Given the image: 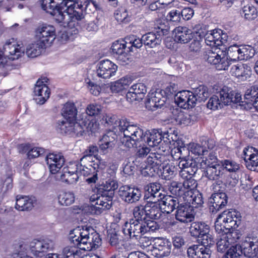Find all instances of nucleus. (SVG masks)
Returning a JSON list of instances; mask_svg holds the SVG:
<instances>
[{"label": "nucleus", "instance_id": "1", "mask_svg": "<svg viewBox=\"0 0 258 258\" xmlns=\"http://www.w3.org/2000/svg\"><path fill=\"white\" fill-rule=\"evenodd\" d=\"M41 3L43 10L53 16L56 22L67 27L61 35L62 41L70 40L73 35L78 34L77 27L82 20V14L75 10V2L73 0H41Z\"/></svg>", "mask_w": 258, "mask_h": 258}, {"label": "nucleus", "instance_id": "2", "mask_svg": "<svg viewBox=\"0 0 258 258\" xmlns=\"http://www.w3.org/2000/svg\"><path fill=\"white\" fill-rule=\"evenodd\" d=\"M71 242L64 246L60 255L62 258H79L80 249L90 251L101 244L99 234L88 227H78L70 233Z\"/></svg>", "mask_w": 258, "mask_h": 258}, {"label": "nucleus", "instance_id": "3", "mask_svg": "<svg viewBox=\"0 0 258 258\" xmlns=\"http://www.w3.org/2000/svg\"><path fill=\"white\" fill-rule=\"evenodd\" d=\"M102 186L90 197V210L94 214L99 215L110 209L114 190L118 188V184L114 180L108 179Z\"/></svg>", "mask_w": 258, "mask_h": 258}, {"label": "nucleus", "instance_id": "4", "mask_svg": "<svg viewBox=\"0 0 258 258\" xmlns=\"http://www.w3.org/2000/svg\"><path fill=\"white\" fill-rule=\"evenodd\" d=\"M78 170L80 175L89 176L86 179L88 183H94L98 179V169H103L105 162L96 156L84 155L78 163Z\"/></svg>", "mask_w": 258, "mask_h": 258}, {"label": "nucleus", "instance_id": "5", "mask_svg": "<svg viewBox=\"0 0 258 258\" xmlns=\"http://www.w3.org/2000/svg\"><path fill=\"white\" fill-rule=\"evenodd\" d=\"M208 89L201 85L196 88L194 92L183 90L178 92L175 96L178 105L184 109L195 106L197 102L205 101L209 96Z\"/></svg>", "mask_w": 258, "mask_h": 258}, {"label": "nucleus", "instance_id": "6", "mask_svg": "<svg viewBox=\"0 0 258 258\" xmlns=\"http://www.w3.org/2000/svg\"><path fill=\"white\" fill-rule=\"evenodd\" d=\"M240 213L234 209L219 214L215 222V229L218 234H226L231 229H236L241 224Z\"/></svg>", "mask_w": 258, "mask_h": 258}, {"label": "nucleus", "instance_id": "7", "mask_svg": "<svg viewBox=\"0 0 258 258\" xmlns=\"http://www.w3.org/2000/svg\"><path fill=\"white\" fill-rule=\"evenodd\" d=\"M102 121L106 127L109 128V130L120 133V143L129 147V121L127 119L119 120L116 115L108 113L103 115Z\"/></svg>", "mask_w": 258, "mask_h": 258}, {"label": "nucleus", "instance_id": "8", "mask_svg": "<svg viewBox=\"0 0 258 258\" xmlns=\"http://www.w3.org/2000/svg\"><path fill=\"white\" fill-rule=\"evenodd\" d=\"M175 87L174 84L170 85L164 90L149 93L147 96L146 107L152 111L161 108L165 104L167 96L173 95L176 92Z\"/></svg>", "mask_w": 258, "mask_h": 258}, {"label": "nucleus", "instance_id": "9", "mask_svg": "<svg viewBox=\"0 0 258 258\" xmlns=\"http://www.w3.org/2000/svg\"><path fill=\"white\" fill-rule=\"evenodd\" d=\"M190 235L198 238V241L204 245H212L214 243V238L210 233V226L204 222H194L189 228Z\"/></svg>", "mask_w": 258, "mask_h": 258}, {"label": "nucleus", "instance_id": "10", "mask_svg": "<svg viewBox=\"0 0 258 258\" xmlns=\"http://www.w3.org/2000/svg\"><path fill=\"white\" fill-rule=\"evenodd\" d=\"M54 245L53 241L48 238L35 239L30 242L29 248L35 256L41 258L45 256L48 251L53 248Z\"/></svg>", "mask_w": 258, "mask_h": 258}, {"label": "nucleus", "instance_id": "11", "mask_svg": "<svg viewBox=\"0 0 258 258\" xmlns=\"http://www.w3.org/2000/svg\"><path fill=\"white\" fill-rule=\"evenodd\" d=\"M98 124L95 120H90L86 114H81L74 121L73 136H81L86 132H95Z\"/></svg>", "mask_w": 258, "mask_h": 258}, {"label": "nucleus", "instance_id": "12", "mask_svg": "<svg viewBox=\"0 0 258 258\" xmlns=\"http://www.w3.org/2000/svg\"><path fill=\"white\" fill-rule=\"evenodd\" d=\"M56 37V30L51 25H43L39 27L36 32V39L42 45L47 47L50 46Z\"/></svg>", "mask_w": 258, "mask_h": 258}, {"label": "nucleus", "instance_id": "13", "mask_svg": "<svg viewBox=\"0 0 258 258\" xmlns=\"http://www.w3.org/2000/svg\"><path fill=\"white\" fill-rule=\"evenodd\" d=\"M127 42L124 40L114 41L111 46V50L114 56L122 66L126 65L129 61V50L126 48Z\"/></svg>", "mask_w": 258, "mask_h": 258}, {"label": "nucleus", "instance_id": "14", "mask_svg": "<svg viewBox=\"0 0 258 258\" xmlns=\"http://www.w3.org/2000/svg\"><path fill=\"white\" fill-rule=\"evenodd\" d=\"M205 176L209 180L215 181L216 184H213V189L217 190V185H220L223 182L222 180L225 178L223 167L221 164L210 166L204 168Z\"/></svg>", "mask_w": 258, "mask_h": 258}, {"label": "nucleus", "instance_id": "15", "mask_svg": "<svg viewBox=\"0 0 258 258\" xmlns=\"http://www.w3.org/2000/svg\"><path fill=\"white\" fill-rule=\"evenodd\" d=\"M59 174L60 180L69 184L76 183L81 175L78 170V164L76 162L70 163L63 167Z\"/></svg>", "mask_w": 258, "mask_h": 258}, {"label": "nucleus", "instance_id": "16", "mask_svg": "<svg viewBox=\"0 0 258 258\" xmlns=\"http://www.w3.org/2000/svg\"><path fill=\"white\" fill-rule=\"evenodd\" d=\"M118 69L117 66L109 59L100 61L97 64V76L103 79H109L115 76Z\"/></svg>", "mask_w": 258, "mask_h": 258}, {"label": "nucleus", "instance_id": "17", "mask_svg": "<svg viewBox=\"0 0 258 258\" xmlns=\"http://www.w3.org/2000/svg\"><path fill=\"white\" fill-rule=\"evenodd\" d=\"M238 252L243 254L245 256L254 258L258 256V240L256 238L251 239L248 238L241 245L236 244Z\"/></svg>", "mask_w": 258, "mask_h": 258}, {"label": "nucleus", "instance_id": "18", "mask_svg": "<svg viewBox=\"0 0 258 258\" xmlns=\"http://www.w3.org/2000/svg\"><path fill=\"white\" fill-rule=\"evenodd\" d=\"M228 197L225 192H220L213 194L208 201L210 212L216 213L223 209L227 204Z\"/></svg>", "mask_w": 258, "mask_h": 258}, {"label": "nucleus", "instance_id": "19", "mask_svg": "<svg viewBox=\"0 0 258 258\" xmlns=\"http://www.w3.org/2000/svg\"><path fill=\"white\" fill-rule=\"evenodd\" d=\"M245 109H250L253 106L258 111V87L256 86H251L247 89L244 96V101L239 104Z\"/></svg>", "mask_w": 258, "mask_h": 258}, {"label": "nucleus", "instance_id": "20", "mask_svg": "<svg viewBox=\"0 0 258 258\" xmlns=\"http://www.w3.org/2000/svg\"><path fill=\"white\" fill-rule=\"evenodd\" d=\"M175 218L182 223L190 222L194 219L192 208L185 202L178 204L176 207Z\"/></svg>", "mask_w": 258, "mask_h": 258}, {"label": "nucleus", "instance_id": "21", "mask_svg": "<svg viewBox=\"0 0 258 258\" xmlns=\"http://www.w3.org/2000/svg\"><path fill=\"white\" fill-rule=\"evenodd\" d=\"M4 49L8 58L13 60L18 59L24 53V48L14 38L6 41Z\"/></svg>", "mask_w": 258, "mask_h": 258}, {"label": "nucleus", "instance_id": "22", "mask_svg": "<svg viewBox=\"0 0 258 258\" xmlns=\"http://www.w3.org/2000/svg\"><path fill=\"white\" fill-rule=\"evenodd\" d=\"M36 103L39 105L43 104L49 98L50 90L43 81L38 80L34 89Z\"/></svg>", "mask_w": 258, "mask_h": 258}, {"label": "nucleus", "instance_id": "23", "mask_svg": "<svg viewBox=\"0 0 258 258\" xmlns=\"http://www.w3.org/2000/svg\"><path fill=\"white\" fill-rule=\"evenodd\" d=\"M170 136L168 133H164L163 135L158 130H153L151 131H148L145 133V142L152 147L159 145L162 142V139L166 138L170 142Z\"/></svg>", "mask_w": 258, "mask_h": 258}, {"label": "nucleus", "instance_id": "24", "mask_svg": "<svg viewBox=\"0 0 258 258\" xmlns=\"http://www.w3.org/2000/svg\"><path fill=\"white\" fill-rule=\"evenodd\" d=\"M220 96L224 105H228L231 102L241 104V95L227 86L223 87L220 91Z\"/></svg>", "mask_w": 258, "mask_h": 258}, {"label": "nucleus", "instance_id": "25", "mask_svg": "<svg viewBox=\"0 0 258 258\" xmlns=\"http://www.w3.org/2000/svg\"><path fill=\"white\" fill-rule=\"evenodd\" d=\"M46 162L52 174L58 172L64 163V159L61 154L50 153L45 157Z\"/></svg>", "mask_w": 258, "mask_h": 258}, {"label": "nucleus", "instance_id": "26", "mask_svg": "<svg viewBox=\"0 0 258 258\" xmlns=\"http://www.w3.org/2000/svg\"><path fill=\"white\" fill-rule=\"evenodd\" d=\"M161 185L157 182L150 183L145 187L144 199L147 201H159L164 195L160 191Z\"/></svg>", "mask_w": 258, "mask_h": 258}, {"label": "nucleus", "instance_id": "27", "mask_svg": "<svg viewBox=\"0 0 258 258\" xmlns=\"http://www.w3.org/2000/svg\"><path fill=\"white\" fill-rule=\"evenodd\" d=\"M232 75L241 81H245L250 77L251 68L247 64L239 62L232 66L230 70Z\"/></svg>", "mask_w": 258, "mask_h": 258}, {"label": "nucleus", "instance_id": "28", "mask_svg": "<svg viewBox=\"0 0 258 258\" xmlns=\"http://www.w3.org/2000/svg\"><path fill=\"white\" fill-rule=\"evenodd\" d=\"M163 213L170 214L176 209L179 203L182 202L180 199L174 198L171 196L164 195L158 202Z\"/></svg>", "mask_w": 258, "mask_h": 258}, {"label": "nucleus", "instance_id": "29", "mask_svg": "<svg viewBox=\"0 0 258 258\" xmlns=\"http://www.w3.org/2000/svg\"><path fill=\"white\" fill-rule=\"evenodd\" d=\"M158 202L147 201V204L144 206L145 214L147 217L152 219H158L161 217L162 211Z\"/></svg>", "mask_w": 258, "mask_h": 258}, {"label": "nucleus", "instance_id": "30", "mask_svg": "<svg viewBox=\"0 0 258 258\" xmlns=\"http://www.w3.org/2000/svg\"><path fill=\"white\" fill-rule=\"evenodd\" d=\"M145 142V133L139 127L130 124V144L132 147H140Z\"/></svg>", "mask_w": 258, "mask_h": 258}, {"label": "nucleus", "instance_id": "31", "mask_svg": "<svg viewBox=\"0 0 258 258\" xmlns=\"http://www.w3.org/2000/svg\"><path fill=\"white\" fill-rule=\"evenodd\" d=\"M183 202H185L192 208H199L204 204L202 194L199 191L193 192L192 190H186V196L183 198Z\"/></svg>", "mask_w": 258, "mask_h": 258}, {"label": "nucleus", "instance_id": "32", "mask_svg": "<svg viewBox=\"0 0 258 258\" xmlns=\"http://www.w3.org/2000/svg\"><path fill=\"white\" fill-rule=\"evenodd\" d=\"M175 40L178 43H186L192 38V31L186 27L179 26L174 29Z\"/></svg>", "mask_w": 258, "mask_h": 258}, {"label": "nucleus", "instance_id": "33", "mask_svg": "<svg viewBox=\"0 0 258 258\" xmlns=\"http://www.w3.org/2000/svg\"><path fill=\"white\" fill-rule=\"evenodd\" d=\"M221 30H214L205 35V43L207 45L212 47H215V51L217 50L218 46L222 44Z\"/></svg>", "mask_w": 258, "mask_h": 258}, {"label": "nucleus", "instance_id": "34", "mask_svg": "<svg viewBox=\"0 0 258 258\" xmlns=\"http://www.w3.org/2000/svg\"><path fill=\"white\" fill-rule=\"evenodd\" d=\"M35 201L34 198L26 196L18 195L16 197L15 208L21 211L31 210L33 207Z\"/></svg>", "mask_w": 258, "mask_h": 258}, {"label": "nucleus", "instance_id": "35", "mask_svg": "<svg viewBox=\"0 0 258 258\" xmlns=\"http://www.w3.org/2000/svg\"><path fill=\"white\" fill-rule=\"evenodd\" d=\"M147 92L146 86L142 83H137L130 87V101H141Z\"/></svg>", "mask_w": 258, "mask_h": 258}, {"label": "nucleus", "instance_id": "36", "mask_svg": "<svg viewBox=\"0 0 258 258\" xmlns=\"http://www.w3.org/2000/svg\"><path fill=\"white\" fill-rule=\"evenodd\" d=\"M19 149L22 153H27V157L30 159L37 158L45 153L44 148L32 147L29 144H21L19 146Z\"/></svg>", "mask_w": 258, "mask_h": 258}, {"label": "nucleus", "instance_id": "37", "mask_svg": "<svg viewBox=\"0 0 258 258\" xmlns=\"http://www.w3.org/2000/svg\"><path fill=\"white\" fill-rule=\"evenodd\" d=\"M77 109L73 102H68L65 103L61 111L62 116L66 120L75 121L77 115Z\"/></svg>", "mask_w": 258, "mask_h": 258}, {"label": "nucleus", "instance_id": "38", "mask_svg": "<svg viewBox=\"0 0 258 258\" xmlns=\"http://www.w3.org/2000/svg\"><path fill=\"white\" fill-rule=\"evenodd\" d=\"M168 187L170 193L175 196L174 198L180 199V201L183 202V198L186 196V190H184L181 182L173 181L169 183Z\"/></svg>", "mask_w": 258, "mask_h": 258}, {"label": "nucleus", "instance_id": "39", "mask_svg": "<svg viewBox=\"0 0 258 258\" xmlns=\"http://www.w3.org/2000/svg\"><path fill=\"white\" fill-rule=\"evenodd\" d=\"M167 161V157L163 154L150 152L146 160V163L158 168L159 166L164 164Z\"/></svg>", "mask_w": 258, "mask_h": 258}, {"label": "nucleus", "instance_id": "40", "mask_svg": "<svg viewBox=\"0 0 258 258\" xmlns=\"http://www.w3.org/2000/svg\"><path fill=\"white\" fill-rule=\"evenodd\" d=\"M129 88V77H123L119 80L112 83L110 85V90L112 93L122 92Z\"/></svg>", "mask_w": 258, "mask_h": 258}, {"label": "nucleus", "instance_id": "41", "mask_svg": "<svg viewBox=\"0 0 258 258\" xmlns=\"http://www.w3.org/2000/svg\"><path fill=\"white\" fill-rule=\"evenodd\" d=\"M152 254L155 257H162L169 252L168 245L163 241H157L151 249Z\"/></svg>", "mask_w": 258, "mask_h": 258}, {"label": "nucleus", "instance_id": "42", "mask_svg": "<svg viewBox=\"0 0 258 258\" xmlns=\"http://www.w3.org/2000/svg\"><path fill=\"white\" fill-rule=\"evenodd\" d=\"M44 45L36 39V41L32 43L29 44L26 50V53L29 57H35L39 55L42 49L46 48Z\"/></svg>", "mask_w": 258, "mask_h": 258}, {"label": "nucleus", "instance_id": "43", "mask_svg": "<svg viewBox=\"0 0 258 258\" xmlns=\"http://www.w3.org/2000/svg\"><path fill=\"white\" fill-rule=\"evenodd\" d=\"M142 40L145 45L153 48L160 44L161 38L155 32H149L142 36Z\"/></svg>", "mask_w": 258, "mask_h": 258}, {"label": "nucleus", "instance_id": "44", "mask_svg": "<svg viewBox=\"0 0 258 258\" xmlns=\"http://www.w3.org/2000/svg\"><path fill=\"white\" fill-rule=\"evenodd\" d=\"M174 119L177 124L188 125L193 123L196 119V117L194 115L179 111H177V113L174 115Z\"/></svg>", "mask_w": 258, "mask_h": 258}, {"label": "nucleus", "instance_id": "45", "mask_svg": "<svg viewBox=\"0 0 258 258\" xmlns=\"http://www.w3.org/2000/svg\"><path fill=\"white\" fill-rule=\"evenodd\" d=\"M161 170V177L165 180H171L173 178L177 173V168L172 163L163 165Z\"/></svg>", "mask_w": 258, "mask_h": 258}, {"label": "nucleus", "instance_id": "46", "mask_svg": "<svg viewBox=\"0 0 258 258\" xmlns=\"http://www.w3.org/2000/svg\"><path fill=\"white\" fill-rule=\"evenodd\" d=\"M75 195L71 191H60L57 196L58 203L64 206H68L75 202Z\"/></svg>", "mask_w": 258, "mask_h": 258}, {"label": "nucleus", "instance_id": "47", "mask_svg": "<svg viewBox=\"0 0 258 258\" xmlns=\"http://www.w3.org/2000/svg\"><path fill=\"white\" fill-rule=\"evenodd\" d=\"M12 258H34L28 251V246L24 243H20L16 247L12 254Z\"/></svg>", "mask_w": 258, "mask_h": 258}, {"label": "nucleus", "instance_id": "48", "mask_svg": "<svg viewBox=\"0 0 258 258\" xmlns=\"http://www.w3.org/2000/svg\"><path fill=\"white\" fill-rule=\"evenodd\" d=\"M241 46L234 44L229 46L227 50L226 55L230 61L241 60Z\"/></svg>", "mask_w": 258, "mask_h": 258}, {"label": "nucleus", "instance_id": "49", "mask_svg": "<svg viewBox=\"0 0 258 258\" xmlns=\"http://www.w3.org/2000/svg\"><path fill=\"white\" fill-rule=\"evenodd\" d=\"M240 14L245 19L250 21L254 20L257 16V11L255 7L247 5L242 9Z\"/></svg>", "mask_w": 258, "mask_h": 258}, {"label": "nucleus", "instance_id": "50", "mask_svg": "<svg viewBox=\"0 0 258 258\" xmlns=\"http://www.w3.org/2000/svg\"><path fill=\"white\" fill-rule=\"evenodd\" d=\"M76 4V8L75 10L79 12L81 14L82 11L83 9L87 10L88 8L93 6L95 9H99V6L98 4L93 0L87 1V0H78L77 1H74ZM83 18V15H82V18Z\"/></svg>", "mask_w": 258, "mask_h": 258}, {"label": "nucleus", "instance_id": "51", "mask_svg": "<svg viewBox=\"0 0 258 258\" xmlns=\"http://www.w3.org/2000/svg\"><path fill=\"white\" fill-rule=\"evenodd\" d=\"M74 121L66 120L58 123L57 128L62 134L73 136Z\"/></svg>", "mask_w": 258, "mask_h": 258}, {"label": "nucleus", "instance_id": "52", "mask_svg": "<svg viewBox=\"0 0 258 258\" xmlns=\"http://www.w3.org/2000/svg\"><path fill=\"white\" fill-rule=\"evenodd\" d=\"M224 105L223 103V100L220 96V91L216 93V95H213L210 97L207 104V107L213 110H216L218 108H222Z\"/></svg>", "mask_w": 258, "mask_h": 258}, {"label": "nucleus", "instance_id": "53", "mask_svg": "<svg viewBox=\"0 0 258 258\" xmlns=\"http://www.w3.org/2000/svg\"><path fill=\"white\" fill-rule=\"evenodd\" d=\"M131 222L132 221H130V239H141L142 235L145 233L144 224L141 223L140 221H137L135 228L131 229Z\"/></svg>", "mask_w": 258, "mask_h": 258}, {"label": "nucleus", "instance_id": "54", "mask_svg": "<svg viewBox=\"0 0 258 258\" xmlns=\"http://www.w3.org/2000/svg\"><path fill=\"white\" fill-rule=\"evenodd\" d=\"M187 149V153L191 152L196 155H204L208 153V150L205 145L201 146L196 143L189 144Z\"/></svg>", "mask_w": 258, "mask_h": 258}, {"label": "nucleus", "instance_id": "55", "mask_svg": "<svg viewBox=\"0 0 258 258\" xmlns=\"http://www.w3.org/2000/svg\"><path fill=\"white\" fill-rule=\"evenodd\" d=\"M147 0H130V13L131 16L140 13L141 8L146 5Z\"/></svg>", "mask_w": 258, "mask_h": 258}, {"label": "nucleus", "instance_id": "56", "mask_svg": "<svg viewBox=\"0 0 258 258\" xmlns=\"http://www.w3.org/2000/svg\"><path fill=\"white\" fill-rule=\"evenodd\" d=\"M201 168H205L212 165H219L218 159L213 153H210L208 157L201 158Z\"/></svg>", "mask_w": 258, "mask_h": 258}, {"label": "nucleus", "instance_id": "57", "mask_svg": "<svg viewBox=\"0 0 258 258\" xmlns=\"http://www.w3.org/2000/svg\"><path fill=\"white\" fill-rule=\"evenodd\" d=\"M241 60H247L252 58L255 53V49L250 45L241 46Z\"/></svg>", "mask_w": 258, "mask_h": 258}, {"label": "nucleus", "instance_id": "58", "mask_svg": "<svg viewBox=\"0 0 258 258\" xmlns=\"http://www.w3.org/2000/svg\"><path fill=\"white\" fill-rule=\"evenodd\" d=\"M115 19L120 23H127L128 22L127 10L121 8L116 10L114 13Z\"/></svg>", "mask_w": 258, "mask_h": 258}, {"label": "nucleus", "instance_id": "59", "mask_svg": "<svg viewBox=\"0 0 258 258\" xmlns=\"http://www.w3.org/2000/svg\"><path fill=\"white\" fill-rule=\"evenodd\" d=\"M221 166H222L224 170L225 169L230 172H235L239 170L240 168L239 164L230 160L222 161Z\"/></svg>", "mask_w": 258, "mask_h": 258}, {"label": "nucleus", "instance_id": "60", "mask_svg": "<svg viewBox=\"0 0 258 258\" xmlns=\"http://www.w3.org/2000/svg\"><path fill=\"white\" fill-rule=\"evenodd\" d=\"M205 246L202 244L191 245L187 250L188 257L189 258H198L199 254H201V251H203V249Z\"/></svg>", "mask_w": 258, "mask_h": 258}, {"label": "nucleus", "instance_id": "61", "mask_svg": "<svg viewBox=\"0 0 258 258\" xmlns=\"http://www.w3.org/2000/svg\"><path fill=\"white\" fill-rule=\"evenodd\" d=\"M231 244L227 240L224 235H222L220 238L218 239L217 243V251L221 253L224 252L228 248L230 247Z\"/></svg>", "mask_w": 258, "mask_h": 258}, {"label": "nucleus", "instance_id": "62", "mask_svg": "<svg viewBox=\"0 0 258 258\" xmlns=\"http://www.w3.org/2000/svg\"><path fill=\"white\" fill-rule=\"evenodd\" d=\"M102 107L97 104H90L88 105L86 109V114L90 116H95L100 114L102 111Z\"/></svg>", "mask_w": 258, "mask_h": 258}, {"label": "nucleus", "instance_id": "63", "mask_svg": "<svg viewBox=\"0 0 258 258\" xmlns=\"http://www.w3.org/2000/svg\"><path fill=\"white\" fill-rule=\"evenodd\" d=\"M255 154L245 162L248 169L258 172V152H256Z\"/></svg>", "mask_w": 258, "mask_h": 258}, {"label": "nucleus", "instance_id": "64", "mask_svg": "<svg viewBox=\"0 0 258 258\" xmlns=\"http://www.w3.org/2000/svg\"><path fill=\"white\" fill-rule=\"evenodd\" d=\"M150 164H145L144 166L141 167V169L139 171L140 173L145 177H153L156 173V170L157 169Z\"/></svg>", "mask_w": 258, "mask_h": 258}]
</instances>
